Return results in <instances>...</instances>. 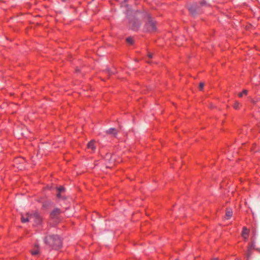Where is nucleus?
<instances>
[{"label":"nucleus","instance_id":"1","mask_svg":"<svg viewBox=\"0 0 260 260\" xmlns=\"http://www.w3.org/2000/svg\"><path fill=\"white\" fill-rule=\"evenodd\" d=\"M45 243L55 249L59 248L61 246V241L57 235H50L45 239Z\"/></svg>","mask_w":260,"mask_h":260},{"label":"nucleus","instance_id":"2","mask_svg":"<svg viewBox=\"0 0 260 260\" xmlns=\"http://www.w3.org/2000/svg\"><path fill=\"white\" fill-rule=\"evenodd\" d=\"M144 17L147 18L148 22L146 23L145 27L148 31L153 32L154 31L156 28L155 22L151 18L150 15L147 12H144L143 14Z\"/></svg>","mask_w":260,"mask_h":260},{"label":"nucleus","instance_id":"3","mask_svg":"<svg viewBox=\"0 0 260 260\" xmlns=\"http://www.w3.org/2000/svg\"><path fill=\"white\" fill-rule=\"evenodd\" d=\"M30 220L34 222V225L37 226L40 225L42 222V218L41 216L37 212L31 214Z\"/></svg>","mask_w":260,"mask_h":260},{"label":"nucleus","instance_id":"4","mask_svg":"<svg viewBox=\"0 0 260 260\" xmlns=\"http://www.w3.org/2000/svg\"><path fill=\"white\" fill-rule=\"evenodd\" d=\"M205 4V2H203L201 3L200 5H198L197 4H192L189 7V11L192 15H194L199 12V9L200 6H203Z\"/></svg>","mask_w":260,"mask_h":260},{"label":"nucleus","instance_id":"5","mask_svg":"<svg viewBox=\"0 0 260 260\" xmlns=\"http://www.w3.org/2000/svg\"><path fill=\"white\" fill-rule=\"evenodd\" d=\"M60 213L61 211L60 209L56 208L50 213V217L52 219H56Z\"/></svg>","mask_w":260,"mask_h":260},{"label":"nucleus","instance_id":"6","mask_svg":"<svg viewBox=\"0 0 260 260\" xmlns=\"http://www.w3.org/2000/svg\"><path fill=\"white\" fill-rule=\"evenodd\" d=\"M31 214L26 213L25 214H21V221L22 223L28 222L30 220Z\"/></svg>","mask_w":260,"mask_h":260},{"label":"nucleus","instance_id":"7","mask_svg":"<svg viewBox=\"0 0 260 260\" xmlns=\"http://www.w3.org/2000/svg\"><path fill=\"white\" fill-rule=\"evenodd\" d=\"M94 140H91L87 144V148L91 149L92 151H94L95 149V146L94 145Z\"/></svg>","mask_w":260,"mask_h":260},{"label":"nucleus","instance_id":"8","mask_svg":"<svg viewBox=\"0 0 260 260\" xmlns=\"http://www.w3.org/2000/svg\"><path fill=\"white\" fill-rule=\"evenodd\" d=\"M232 215H233V211H232V209L227 208L226 210V213H225L226 218L228 219H230L232 216Z\"/></svg>","mask_w":260,"mask_h":260},{"label":"nucleus","instance_id":"9","mask_svg":"<svg viewBox=\"0 0 260 260\" xmlns=\"http://www.w3.org/2000/svg\"><path fill=\"white\" fill-rule=\"evenodd\" d=\"M107 134H111L114 136H116L117 132V130L114 128H110L106 131Z\"/></svg>","mask_w":260,"mask_h":260},{"label":"nucleus","instance_id":"10","mask_svg":"<svg viewBox=\"0 0 260 260\" xmlns=\"http://www.w3.org/2000/svg\"><path fill=\"white\" fill-rule=\"evenodd\" d=\"M248 235V230L246 227L243 228L242 236L245 239H247Z\"/></svg>","mask_w":260,"mask_h":260},{"label":"nucleus","instance_id":"11","mask_svg":"<svg viewBox=\"0 0 260 260\" xmlns=\"http://www.w3.org/2000/svg\"><path fill=\"white\" fill-rule=\"evenodd\" d=\"M30 252L34 255L38 254L39 253V250L38 246L37 245H35L34 249L31 250Z\"/></svg>","mask_w":260,"mask_h":260},{"label":"nucleus","instance_id":"12","mask_svg":"<svg viewBox=\"0 0 260 260\" xmlns=\"http://www.w3.org/2000/svg\"><path fill=\"white\" fill-rule=\"evenodd\" d=\"M240 106V103L238 101H235L233 107L235 109L237 110V109H239Z\"/></svg>","mask_w":260,"mask_h":260},{"label":"nucleus","instance_id":"13","mask_svg":"<svg viewBox=\"0 0 260 260\" xmlns=\"http://www.w3.org/2000/svg\"><path fill=\"white\" fill-rule=\"evenodd\" d=\"M248 93V91L247 90H244L242 92H240L238 94V96L240 98H242L243 95H247Z\"/></svg>","mask_w":260,"mask_h":260},{"label":"nucleus","instance_id":"14","mask_svg":"<svg viewBox=\"0 0 260 260\" xmlns=\"http://www.w3.org/2000/svg\"><path fill=\"white\" fill-rule=\"evenodd\" d=\"M126 41L130 44H133L134 42V39L131 37L127 38Z\"/></svg>","mask_w":260,"mask_h":260},{"label":"nucleus","instance_id":"15","mask_svg":"<svg viewBox=\"0 0 260 260\" xmlns=\"http://www.w3.org/2000/svg\"><path fill=\"white\" fill-rule=\"evenodd\" d=\"M64 190V188L62 186H60L57 188V190H58V192H61Z\"/></svg>","mask_w":260,"mask_h":260},{"label":"nucleus","instance_id":"16","mask_svg":"<svg viewBox=\"0 0 260 260\" xmlns=\"http://www.w3.org/2000/svg\"><path fill=\"white\" fill-rule=\"evenodd\" d=\"M204 86V83L203 82H201L199 85V88L200 90H202L203 89Z\"/></svg>","mask_w":260,"mask_h":260},{"label":"nucleus","instance_id":"17","mask_svg":"<svg viewBox=\"0 0 260 260\" xmlns=\"http://www.w3.org/2000/svg\"><path fill=\"white\" fill-rule=\"evenodd\" d=\"M105 72L108 73H113V72L112 71H111L109 69H107L105 70Z\"/></svg>","mask_w":260,"mask_h":260},{"label":"nucleus","instance_id":"18","mask_svg":"<svg viewBox=\"0 0 260 260\" xmlns=\"http://www.w3.org/2000/svg\"><path fill=\"white\" fill-rule=\"evenodd\" d=\"M139 25H140L138 23L137 24V25H134L133 27V28L134 29H137V28H138L139 27Z\"/></svg>","mask_w":260,"mask_h":260},{"label":"nucleus","instance_id":"19","mask_svg":"<svg viewBox=\"0 0 260 260\" xmlns=\"http://www.w3.org/2000/svg\"><path fill=\"white\" fill-rule=\"evenodd\" d=\"M148 56L149 58H151L153 57V54L149 52L148 53Z\"/></svg>","mask_w":260,"mask_h":260},{"label":"nucleus","instance_id":"20","mask_svg":"<svg viewBox=\"0 0 260 260\" xmlns=\"http://www.w3.org/2000/svg\"><path fill=\"white\" fill-rule=\"evenodd\" d=\"M60 193H61V192H58V194H57V197L58 198H59L60 197Z\"/></svg>","mask_w":260,"mask_h":260},{"label":"nucleus","instance_id":"21","mask_svg":"<svg viewBox=\"0 0 260 260\" xmlns=\"http://www.w3.org/2000/svg\"><path fill=\"white\" fill-rule=\"evenodd\" d=\"M176 260H179V259H176Z\"/></svg>","mask_w":260,"mask_h":260}]
</instances>
